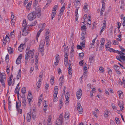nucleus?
<instances>
[{
    "instance_id": "f257e3e1",
    "label": "nucleus",
    "mask_w": 125,
    "mask_h": 125,
    "mask_svg": "<svg viewBox=\"0 0 125 125\" xmlns=\"http://www.w3.org/2000/svg\"><path fill=\"white\" fill-rule=\"evenodd\" d=\"M36 14L37 16L39 17L41 15V8L40 7H37L36 9V13L34 12H31L28 14V20L32 21L36 18Z\"/></svg>"
},
{
    "instance_id": "f03ea898",
    "label": "nucleus",
    "mask_w": 125,
    "mask_h": 125,
    "mask_svg": "<svg viewBox=\"0 0 125 125\" xmlns=\"http://www.w3.org/2000/svg\"><path fill=\"white\" fill-rule=\"evenodd\" d=\"M6 80L5 74V73H0V82L2 85L5 86V82Z\"/></svg>"
},
{
    "instance_id": "7ed1b4c3",
    "label": "nucleus",
    "mask_w": 125,
    "mask_h": 125,
    "mask_svg": "<svg viewBox=\"0 0 125 125\" xmlns=\"http://www.w3.org/2000/svg\"><path fill=\"white\" fill-rule=\"evenodd\" d=\"M33 51V50L26 51L25 56H27L29 58V60L33 58L34 54Z\"/></svg>"
},
{
    "instance_id": "20e7f679",
    "label": "nucleus",
    "mask_w": 125,
    "mask_h": 125,
    "mask_svg": "<svg viewBox=\"0 0 125 125\" xmlns=\"http://www.w3.org/2000/svg\"><path fill=\"white\" fill-rule=\"evenodd\" d=\"M27 98L28 100L29 106H30L31 105L32 100L33 99L31 91H29L28 92V94L27 96Z\"/></svg>"
},
{
    "instance_id": "39448f33",
    "label": "nucleus",
    "mask_w": 125,
    "mask_h": 125,
    "mask_svg": "<svg viewBox=\"0 0 125 125\" xmlns=\"http://www.w3.org/2000/svg\"><path fill=\"white\" fill-rule=\"evenodd\" d=\"M10 39L9 38V35H6L5 37H3L2 42L4 45H6L7 42L9 43L10 41Z\"/></svg>"
},
{
    "instance_id": "423d86ee",
    "label": "nucleus",
    "mask_w": 125,
    "mask_h": 125,
    "mask_svg": "<svg viewBox=\"0 0 125 125\" xmlns=\"http://www.w3.org/2000/svg\"><path fill=\"white\" fill-rule=\"evenodd\" d=\"M116 53L118 54L120 56V57L121 59L124 60H125V56H124V54L121 51L117 50Z\"/></svg>"
},
{
    "instance_id": "0eeeda50",
    "label": "nucleus",
    "mask_w": 125,
    "mask_h": 125,
    "mask_svg": "<svg viewBox=\"0 0 125 125\" xmlns=\"http://www.w3.org/2000/svg\"><path fill=\"white\" fill-rule=\"evenodd\" d=\"M21 106V101H19L18 102H16V107L17 109L19 111V113L21 114L22 113V110L21 109H20Z\"/></svg>"
},
{
    "instance_id": "6e6552de",
    "label": "nucleus",
    "mask_w": 125,
    "mask_h": 125,
    "mask_svg": "<svg viewBox=\"0 0 125 125\" xmlns=\"http://www.w3.org/2000/svg\"><path fill=\"white\" fill-rule=\"evenodd\" d=\"M82 94V91L81 89H80L77 92L76 95L77 99H80L81 98Z\"/></svg>"
},
{
    "instance_id": "1a4fd4ad",
    "label": "nucleus",
    "mask_w": 125,
    "mask_h": 125,
    "mask_svg": "<svg viewBox=\"0 0 125 125\" xmlns=\"http://www.w3.org/2000/svg\"><path fill=\"white\" fill-rule=\"evenodd\" d=\"M77 108L79 114H82L83 113L82 108L79 103H77Z\"/></svg>"
},
{
    "instance_id": "9d476101",
    "label": "nucleus",
    "mask_w": 125,
    "mask_h": 125,
    "mask_svg": "<svg viewBox=\"0 0 125 125\" xmlns=\"http://www.w3.org/2000/svg\"><path fill=\"white\" fill-rule=\"evenodd\" d=\"M22 54H20L19 55L17 59L16 63L17 64H19L21 63V60L22 58Z\"/></svg>"
},
{
    "instance_id": "9b49d317",
    "label": "nucleus",
    "mask_w": 125,
    "mask_h": 125,
    "mask_svg": "<svg viewBox=\"0 0 125 125\" xmlns=\"http://www.w3.org/2000/svg\"><path fill=\"white\" fill-rule=\"evenodd\" d=\"M117 93L118 94L119 98L120 99H122L124 97V95L122 91L121 90L118 91H117Z\"/></svg>"
},
{
    "instance_id": "f8f14e48",
    "label": "nucleus",
    "mask_w": 125,
    "mask_h": 125,
    "mask_svg": "<svg viewBox=\"0 0 125 125\" xmlns=\"http://www.w3.org/2000/svg\"><path fill=\"white\" fill-rule=\"evenodd\" d=\"M59 81L60 82L59 85L61 86L62 84L63 83L64 81V76L63 75H62L59 78Z\"/></svg>"
},
{
    "instance_id": "ddd939ff",
    "label": "nucleus",
    "mask_w": 125,
    "mask_h": 125,
    "mask_svg": "<svg viewBox=\"0 0 125 125\" xmlns=\"http://www.w3.org/2000/svg\"><path fill=\"white\" fill-rule=\"evenodd\" d=\"M59 58V55L56 54V55L55 58V61L54 63L55 65H57L58 64L60 60Z\"/></svg>"
},
{
    "instance_id": "4468645a",
    "label": "nucleus",
    "mask_w": 125,
    "mask_h": 125,
    "mask_svg": "<svg viewBox=\"0 0 125 125\" xmlns=\"http://www.w3.org/2000/svg\"><path fill=\"white\" fill-rule=\"evenodd\" d=\"M25 46V44H21L18 48V50L20 52H22L23 50V48Z\"/></svg>"
},
{
    "instance_id": "2eb2a0df",
    "label": "nucleus",
    "mask_w": 125,
    "mask_h": 125,
    "mask_svg": "<svg viewBox=\"0 0 125 125\" xmlns=\"http://www.w3.org/2000/svg\"><path fill=\"white\" fill-rule=\"evenodd\" d=\"M13 75L11 74L9 78L8 79V85L10 86L11 85L12 83V79L13 78Z\"/></svg>"
},
{
    "instance_id": "dca6fc26",
    "label": "nucleus",
    "mask_w": 125,
    "mask_h": 125,
    "mask_svg": "<svg viewBox=\"0 0 125 125\" xmlns=\"http://www.w3.org/2000/svg\"><path fill=\"white\" fill-rule=\"evenodd\" d=\"M32 4V2L30 1L28 3L26 6V9H27V11L28 12H29L31 9V6Z\"/></svg>"
},
{
    "instance_id": "f3484780",
    "label": "nucleus",
    "mask_w": 125,
    "mask_h": 125,
    "mask_svg": "<svg viewBox=\"0 0 125 125\" xmlns=\"http://www.w3.org/2000/svg\"><path fill=\"white\" fill-rule=\"evenodd\" d=\"M31 112L29 113L27 115L26 118L27 121L28 122H30L31 121Z\"/></svg>"
},
{
    "instance_id": "a211bd4d",
    "label": "nucleus",
    "mask_w": 125,
    "mask_h": 125,
    "mask_svg": "<svg viewBox=\"0 0 125 125\" xmlns=\"http://www.w3.org/2000/svg\"><path fill=\"white\" fill-rule=\"evenodd\" d=\"M11 21L13 22H15L16 19V17L14 16V14L11 12Z\"/></svg>"
},
{
    "instance_id": "6ab92c4d",
    "label": "nucleus",
    "mask_w": 125,
    "mask_h": 125,
    "mask_svg": "<svg viewBox=\"0 0 125 125\" xmlns=\"http://www.w3.org/2000/svg\"><path fill=\"white\" fill-rule=\"evenodd\" d=\"M112 42L110 40H108L107 43L106 44L105 46L106 48H109L111 47Z\"/></svg>"
},
{
    "instance_id": "aec40b11",
    "label": "nucleus",
    "mask_w": 125,
    "mask_h": 125,
    "mask_svg": "<svg viewBox=\"0 0 125 125\" xmlns=\"http://www.w3.org/2000/svg\"><path fill=\"white\" fill-rule=\"evenodd\" d=\"M42 81V79H39L37 83L36 84L37 85V87L38 88L37 89V90H39V89L38 90V89L41 87Z\"/></svg>"
},
{
    "instance_id": "412c9836",
    "label": "nucleus",
    "mask_w": 125,
    "mask_h": 125,
    "mask_svg": "<svg viewBox=\"0 0 125 125\" xmlns=\"http://www.w3.org/2000/svg\"><path fill=\"white\" fill-rule=\"evenodd\" d=\"M45 45V42L43 40H41L40 42L39 48H44V46Z\"/></svg>"
},
{
    "instance_id": "4be33fe9",
    "label": "nucleus",
    "mask_w": 125,
    "mask_h": 125,
    "mask_svg": "<svg viewBox=\"0 0 125 125\" xmlns=\"http://www.w3.org/2000/svg\"><path fill=\"white\" fill-rule=\"evenodd\" d=\"M118 105L120 108V110L122 111L124 108V104L123 103L120 102L119 101H118Z\"/></svg>"
},
{
    "instance_id": "5701e85b",
    "label": "nucleus",
    "mask_w": 125,
    "mask_h": 125,
    "mask_svg": "<svg viewBox=\"0 0 125 125\" xmlns=\"http://www.w3.org/2000/svg\"><path fill=\"white\" fill-rule=\"evenodd\" d=\"M58 94L54 93L53 95V101L54 102L57 101L58 100V98L57 97Z\"/></svg>"
},
{
    "instance_id": "b1692460",
    "label": "nucleus",
    "mask_w": 125,
    "mask_h": 125,
    "mask_svg": "<svg viewBox=\"0 0 125 125\" xmlns=\"http://www.w3.org/2000/svg\"><path fill=\"white\" fill-rule=\"evenodd\" d=\"M21 70L20 69L19 70L18 73L17 74V80H18L21 77Z\"/></svg>"
},
{
    "instance_id": "393cba45",
    "label": "nucleus",
    "mask_w": 125,
    "mask_h": 125,
    "mask_svg": "<svg viewBox=\"0 0 125 125\" xmlns=\"http://www.w3.org/2000/svg\"><path fill=\"white\" fill-rule=\"evenodd\" d=\"M80 5L81 4L80 3V2L75 1L74 5L76 9H78Z\"/></svg>"
},
{
    "instance_id": "a878e982",
    "label": "nucleus",
    "mask_w": 125,
    "mask_h": 125,
    "mask_svg": "<svg viewBox=\"0 0 125 125\" xmlns=\"http://www.w3.org/2000/svg\"><path fill=\"white\" fill-rule=\"evenodd\" d=\"M22 105L24 108H25L26 106V103L25 99H23L22 101Z\"/></svg>"
},
{
    "instance_id": "bb28decb",
    "label": "nucleus",
    "mask_w": 125,
    "mask_h": 125,
    "mask_svg": "<svg viewBox=\"0 0 125 125\" xmlns=\"http://www.w3.org/2000/svg\"><path fill=\"white\" fill-rule=\"evenodd\" d=\"M69 115L70 114L69 112L66 111L64 115L65 118L67 119H68L69 118Z\"/></svg>"
},
{
    "instance_id": "cd10ccee",
    "label": "nucleus",
    "mask_w": 125,
    "mask_h": 125,
    "mask_svg": "<svg viewBox=\"0 0 125 125\" xmlns=\"http://www.w3.org/2000/svg\"><path fill=\"white\" fill-rule=\"evenodd\" d=\"M86 32H83L81 34V40H83L85 37Z\"/></svg>"
},
{
    "instance_id": "c85d7f7f",
    "label": "nucleus",
    "mask_w": 125,
    "mask_h": 125,
    "mask_svg": "<svg viewBox=\"0 0 125 125\" xmlns=\"http://www.w3.org/2000/svg\"><path fill=\"white\" fill-rule=\"evenodd\" d=\"M65 3H64L63 5V6L61 7V8L60 10V12L63 13V12L65 10Z\"/></svg>"
},
{
    "instance_id": "c756f323",
    "label": "nucleus",
    "mask_w": 125,
    "mask_h": 125,
    "mask_svg": "<svg viewBox=\"0 0 125 125\" xmlns=\"http://www.w3.org/2000/svg\"><path fill=\"white\" fill-rule=\"evenodd\" d=\"M39 51L40 52L42 56H43L44 53V48H39Z\"/></svg>"
},
{
    "instance_id": "7c9ffc66",
    "label": "nucleus",
    "mask_w": 125,
    "mask_h": 125,
    "mask_svg": "<svg viewBox=\"0 0 125 125\" xmlns=\"http://www.w3.org/2000/svg\"><path fill=\"white\" fill-rule=\"evenodd\" d=\"M56 13V11H54L53 10H52V13L51 14L52 20L53 18L55 17Z\"/></svg>"
},
{
    "instance_id": "2f4dec72",
    "label": "nucleus",
    "mask_w": 125,
    "mask_h": 125,
    "mask_svg": "<svg viewBox=\"0 0 125 125\" xmlns=\"http://www.w3.org/2000/svg\"><path fill=\"white\" fill-rule=\"evenodd\" d=\"M39 27L41 28V29L40 30H42V31L45 28V24L44 23L43 24H41L39 26Z\"/></svg>"
},
{
    "instance_id": "473e14b6",
    "label": "nucleus",
    "mask_w": 125,
    "mask_h": 125,
    "mask_svg": "<svg viewBox=\"0 0 125 125\" xmlns=\"http://www.w3.org/2000/svg\"><path fill=\"white\" fill-rule=\"evenodd\" d=\"M88 5L87 3H85L84 4V6L83 7V9L84 11H86L88 10Z\"/></svg>"
},
{
    "instance_id": "72a5a7b5",
    "label": "nucleus",
    "mask_w": 125,
    "mask_h": 125,
    "mask_svg": "<svg viewBox=\"0 0 125 125\" xmlns=\"http://www.w3.org/2000/svg\"><path fill=\"white\" fill-rule=\"evenodd\" d=\"M7 50L9 53L11 54L13 53V51L11 47H8L7 48Z\"/></svg>"
},
{
    "instance_id": "f704fd0d",
    "label": "nucleus",
    "mask_w": 125,
    "mask_h": 125,
    "mask_svg": "<svg viewBox=\"0 0 125 125\" xmlns=\"http://www.w3.org/2000/svg\"><path fill=\"white\" fill-rule=\"evenodd\" d=\"M65 53L64 57H68V49H65Z\"/></svg>"
},
{
    "instance_id": "c9c22d12",
    "label": "nucleus",
    "mask_w": 125,
    "mask_h": 125,
    "mask_svg": "<svg viewBox=\"0 0 125 125\" xmlns=\"http://www.w3.org/2000/svg\"><path fill=\"white\" fill-rule=\"evenodd\" d=\"M22 25L23 27H25L27 26V23L26 20L25 19L23 20L22 23Z\"/></svg>"
},
{
    "instance_id": "e433bc0d",
    "label": "nucleus",
    "mask_w": 125,
    "mask_h": 125,
    "mask_svg": "<svg viewBox=\"0 0 125 125\" xmlns=\"http://www.w3.org/2000/svg\"><path fill=\"white\" fill-rule=\"evenodd\" d=\"M83 41H82L80 42V44L82 47H85V40H84Z\"/></svg>"
},
{
    "instance_id": "4c0bfd02",
    "label": "nucleus",
    "mask_w": 125,
    "mask_h": 125,
    "mask_svg": "<svg viewBox=\"0 0 125 125\" xmlns=\"http://www.w3.org/2000/svg\"><path fill=\"white\" fill-rule=\"evenodd\" d=\"M29 26H27L24 27L23 29V30H25V31L27 32L28 33L29 32Z\"/></svg>"
},
{
    "instance_id": "58836bf2",
    "label": "nucleus",
    "mask_w": 125,
    "mask_h": 125,
    "mask_svg": "<svg viewBox=\"0 0 125 125\" xmlns=\"http://www.w3.org/2000/svg\"><path fill=\"white\" fill-rule=\"evenodd\" d=\"M50 82L51 84L52 85H53L54 84V77L53 76H52L51 77Z\"/></svg>"
},
{
    "instance_id": "ea45409f",
    "label": "nucleus",
    "mask_w": 125,
    "mask_h": 125,
    "mask_svg": "<svg viewBox=\"0 0 125 125\" xmlns=\"http://www.w3.org/2000/svg\"><path fill=\"white\" fill-rule=\"evenodd\" d=\"M102 5V8L101 9L100 12V14L101 15H102L103 14V12L104 11V10L105 5H104V6H103V4Z\"/></svg>"
},
{
    "instance_id": "a19ab883",
    "label": "nucleus",
    "mask_w": 125,
    "mask_h": 125,
    "mask_svg": "<svg viewBox=\"0 0 125 125\" xmlns=\"http://www.w3.org/2000/svg\"><path fill=\"white\" fill-rule=\"evenodd\" d=\"M81 29L83 31H85L86 29V27L85 25H83L81 26Z\"/></svg>"
},
{
    "instance_id": "79ce46f5",
    "label": "nucleus",
    "mask_w": 125,
    "mask_h": 125,
    "mask_svg": "<svg viewBox=\"0 0 125 125\" xmlns=\"http://www.w3.org/2000/svg\"><path fill=\"white\" fill-rule=\"evenodd\" d=\"M99 69L100 72L101 73H102L104 72V69L101 66L100 67Z\"/></svg>"
},
{
    "instance_id": "37998d69",
    "label": "nucleus",
    "mask_w": 125,
    "mask_h": 125,
    "mask_svg": "<svg viewBox=\"0 0 125 125\" xmlns=\"http://www.w3.org/2000/svg\"><path fill=\"white\" fill-rule=\"evenodd\" d=\"M29 58L27 56H25V58L24 60V63L25 65H27L28 63V60Z\"/></svg>"
},
{
    "instance_id": "c03bdc74",
    "label": "nucleus",
    "mask_w": 125,
    "mask_h": 125,
    "mask_svg": "<svg viewBox=\"0 0 125 125\" xmlns=\"http://www.w3.org/2000/svg\"><path fill=\"white\" fill-rule=\"evenodd\" d=\"M105 41V39L103 38H102L100 41L101 44L102 45H104Z\"/></svg>"
},
{
    "instance_id": "a18cd8bd",
    "label": "nucleus",
    "mask_w": 125,
    "mask_h": 125,
    "mask_svg": "<svg viewBox=\"0 0 125 125\" xmlns=\"http://www.w3.org/2000/svg\"><path fill=\"white\" fill-rule=\"evenodd\" d=\"M37 23L36 21H35L31 23L30 24V26H33L35 25Z\"/></svg>"
},
{
    "instance_id": "49530a36",
    "label": "nucleus",
    "mask_w": 125,
    "mask_h": 125,
    "mask_svg": "<svg viewBox=\"0 0 125 125\" xmlns=\"http://www.w3.org/2000/svg\"><path fill=\"white\" fill-rule=\"evenodd\" d=\"M109 112L108 110H106L105 111L104 115V117H107L108 116Z\"/></svg>"
},
{
    "instance_id": "de8ad7c7",
    "label": "nucleus",
    "mask_w": 125,
    "mask_h": 125,
    "mask_svg": "<svg viewBox=\"0 0 125 125\" xmlns=\"http://www.w3.org/2000/svg\"><path fill=\"white\" fill-rule=\"evenodd\" d=\"M10 35L11 37L13 39V38L14 37V31H13L11 32L10 33Z\"/></svg>"
},
{
    "instance_id": "09e8293b",
    "label": "nucleus",
    "mask_w": 125,
    "mask_h": 125,
    "mask_svg": "<svg viewBox=\"0 0 125 125\" xmlns=\"http://www.w3.org/2000/svg\"><path fill=\"white\" fill-rule=\"evenodd\" d=\"M21 92L23 94H25L26 92V89L25 88H23L21 90Z\"/></svg>"
},
{
    "instance_id": "8fccbe9b",
    "label": "nucleus",
    "mask_w": 125,
    "mask_h": 125,
    "mask_svg": "<svg viewBox=\"0 0 125 125\" xmlns=\"http://www.w3.org/2000/svg\"><path fill=\"white\" fill-rule=\"evenodd\" d=\"M120 67L117 65H114V68L115 70V71L119 70L120 69Z\"/></svg>"
},
{
    "instance_id": "3c124183",
    "label": "nucleus",
    "mask_w": 125,
    "mask_h": 125,
    "mask_svg": "<svg viewBox=\"0 0 125 125\" xmlns=\"http://www.w3.org/2000/svg\"><path fill=\"white\" fill-rule=\"evenodd\" d=\"M52 0H48L47 2V3L46 4L45 6V7H47L50 4L51 2H52Z\"/></svg>"
},
{
    "instance_id": "603ef678",
    "label": "nucleus",
    "mask_w": 125,
    "mask_h": 125,
    "mask_svg": "<svg viewBox=\"0 0 125 125\" xmlns=\"http://www.w3.org/2000/svg\"><path fill=\"white\" fill-rule=\"evenodd\" d=\"M106 26V22L105 20L103 21V24L102 25V27L104 28H105Z\"/></svg>"
},
{
    "instance_id": "864d4df0",
    "label": "nucleus",
    "mask_w": 125,
    "mask_h": 125,
    "mask_svg": "<svg viewBox=\"0 0 125 125\" xmlns=\"http://www.w3.org/2000/svg\"><path fill=\"white\" fill-rule=\"evenodd\" d=\"M115 120L116 121V122L117 124H119L120 122L119 118L117 117H116L115 118Z\"/></svg>"
},
{
    "instance_id": "5fc2aeb1",
    "label": "nucleus",
    "mask_w": 125,
    "mask_h": 125,
    "mask_svg": "<svg viewBox=\"0 0 125 125\" xmlns=\"http://www.w3.org/2000/svg\"><path fill=\"white\" fill-rule=\"evenodd\" d=\"M28 34L27 32L25 31V30H23L22 32V34L24 36H25Z\"/></svg>"
},
{
    "instance_id": "6e6d98bb",
    "label": "nucleus",
    "mask_w": 125,
    "mask_h": 125,
    "mask_svg": "<svg viewBox=\"0 0 125 125\" xmlns=\"http://www.w3.org/2000/svg\"><path fill=\"white\" fill-rule=\"evenodd\" d=\"M63 13L60 12L58 15V20H59L60 19L61 16L63 14Z\"/></svg>"
},
{
    "instance_id": "4d7b16f0",
    "label": "nucleus",
    "mask_w": 125,
    "mask_h": 125,
    "mask_svg": "<svg viewBox=\"0 0 125 125\" xmlns=\"http://www.w3.org/2000/svg\"><path fill=\"white\" fill-rule=\"evenodd\" d=\"M93 57L92 56H91L89 58V62L90 63H91L93 62Z\"/></svg>"
},
{
    "instance_id": "13d9d810",
    "label": "nucleus",
    "mask_w": 125,
    "mask_h": 125,
    "mask_svg": "<svg viewBox=\"0 0 125 125\" xmlns=\"http://www.w3.org/2000/svg\"><path fill=\"white\" fill-rule=\"evenodd\" d=\"M20 88V87H19V88L18 89L15 88V94H16L17 93V94H19V92Z\"/></svg>"
},
{
    "instance_id": "bf43d9fd",
    "label": "nucleus",
    "mask_w": 125,
    "mask_h": 125,
    "mask_svg": "<svg viewBox=\"0 0 125 125\" xmlns=\"http://www.w3.org/2000/svg\"><path fill=\"white\" fill-rule=\"evenodd\" d=\"M9 56L8 54H7L5 57V61L7 62H8L9 61Z\"/></svg>"
},
{
    "instance_id": "052dcab7",
    "label": "nucleus",
    "mask_w": 125,
    "mask_h": 125,
    "mask_svg": "<svg viewBox=\"0 0 125 125\" xmlns=\"http://www.w3.org/2000/svg\"><path fill=\"white\" fill-rule=\"evenodd\" d=\"M42 100H40L38 99V106H40L41 104L42 103Z\"/></svg>"
},
{
    "instance_id": "680f3d73",
    "label": "nucleus",
    "mask_w": 125,
    "mask_h": 125,
    "mask_svg": "<svg viewBox=\"0 0 125 125\" xmlns=\"http://www.w3.org/2000/svg\"><path fill=\"white\" fill-rule=\"evenodd\" d=\"M117 27L118 28V29L120 28L121 26V23L119 22H117Z\"/></svg>"
},
{
    "instance_id": "e2e57ef3",
    "label": "nucleus",
    "mask_w": 125,
    "mask_h": 125,
    "mask_svg": "<svg viewBox=\"0 0 125 125\" xmlns=\"http://www.w3.org/2000/svg\"><path fill=\"white\" fill-rule=\"evenodd\" d=\"M83 60H82L80 61L79 63V65L81 66H83Z\"/></svg>"
},
{
    "instance_id": "0e129e2a",
    "label": "nucleus",
    "mask_w": 125,
    "mask_h": 125,
    "mask_svg": "<svg viewBox=\"0 0 125 125\" xmlns=\"http://www.w3.org/2000/svg\"><path fill=\"white\" fill-rule=\"evenodd\" d=\"M79 55L80 57V58H82L84 55V54L83 52H81L79 54Z\"/></svg>"
},
{
    "instance_id": "69168bd1",
    "label": "nucleus",
    "mask_w": 125,
    "mask_h": 125,
    "mask_svg": "<svg viewBox=\"0 0 125 125\" xmlns=\"http://www.w3.org/2000/svg\"><path fill=\"white\" fill-rule=\"evenodd\" d=\"M107 70H108V73L109 74H112V71L109 68H107Z\"/></svg>"
},
{
    "instance_id": "338daca9",
    "label": "nucleus",
    "mask_w": 125,
    "mask_h": 125,
    "mask_svg": "<svg viewBox=\"0 0 125 125\" xmlns=\"http://www.w3.org/2000/svg\"><path fill=\"white\" fill-rule=\"evenodd\" d=\"M57 5H55L54 6L53 9L52 10H53L54 11H56V10L57 9Z\"/></svg>"
},
{
    "instance_id": "774afa93",
    "label": "nucleus",
    "mask_w": 125,
    "mask_h": 125,
    "mask_svg": "<svg viewBox=\"0 0 125 125\" xmlns=\"http://www.w3.org/2000/svg\"><path fill=\"white\" fill-rule=\"evenodd\" d=\"M98 36L97 35H96V37H95L94 39L92 41V43H94V44H95V40H96L97 37Z\"/></svg>"
}]
</instances>
